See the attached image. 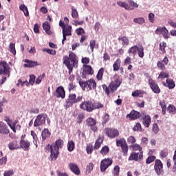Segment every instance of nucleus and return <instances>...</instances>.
I'll use <instances>...</instances> for the list:
<instances>
[{
    "label": "nucleus",
    "mask_w": 176,
    "mask_h": 176,
    "mask_svg": "<svg viewBox=\"0 0 176 176\" xmlns=\"http://www.w3.org/2000/svg\"><path fill=\"white\" fill-rule=\"evenodd\" d=\"M67 90L69 94L68 98L65 101L66 108H69L70 107H72L74 104H78V102H82V100H83V96H78L76 98V94H72V91H75V90H76V83H75V82H69L68 83Z\"/></svg>",
    "instance_id": "nucleus-1"
},
{
    "label": "nucleus",
    "mask_w": 176,
    "mask_h": 176,
    "mask_svg": "<svg viewBox=\"0 0 176 176\" xmlns=\"http://www.w3.org/2000/svg\"><path fill=\"white\" fill-rule=\"evenodd\" d=\"M64 146V140L61 139H58L56 140L54 143L52 144H48L45 147V152H50V158L52 161L57 160V157H58V155L60 152V149H61Z\"/></svg>",
    "instance_id": "nucleus-2"
},
{
    "label": "nucleus",
    "mask_w": 176,
    "mask_h": 176,
    "mask_svg": "<svg viewBox=\"0 0 176 176\" xmlns=\"http://www.w3.org/2000/svg\"><path fill=\"white\" fill-rule=\"evenodd\" d=\"M63 64L69 69L68 74L71 75L72 71L74 70V67H78V59L76 58V54L73 52H69L68 56H64L63 58Z\"/></svg>",
    "instance_id": "nucleus-3"
},
{
    "label": "nucleus",
    "mask_w": 176,
    "mask_h": 176,
    "mask_svg": "<svg viewBox=\"0 0 176 176\" xmlns=\"http://www.w3.org/2000/svg\"><path fill=\"white\" fill-rule=\"evenodd\" d=\"M119 86H120V81L119 80H115L114 81L111 82L109 86H107L105 84L102 85L104 93L108 97H109L111 93H115V91L118 90Z\"/></svg>",
    "instance_id": "nucleus-4"
},
{
    "label": "nucleus",
    "mask_w": 176,
    "mask_h": 176,
    "mask_svg": "<svg viewBox=\"0 0 176 176\" xmlns=\"http://www.w3.org/2000/svg\"><path fill=\"white\" fill-rule=\"evenodd\" d=\"M78 83L84 91L86 89L87 91H91V90H96L97 89V83L94 78H91L87 81H79Z\"/></svg>",
    "instance_id": "nucleus-5"
},
{
    "label": "nucleus",
    "mask_w": 176,
    "mask_h": 176,
    "mask_svg": "<svg viewBox=\"0 0 176 176\" xmlns=\"http://www.w3.org/2000/svg\"><path fill=\"white\" fill-rule=\"evenodd\" d=\"M104 134H105L106 137L110 138L111 140H113L116 138V137H119L120 133L117 129L115 128H105L103 131Z\"/></svg>",
    "instance_id": "nucleus-6"
},
{
    "label": "nucleus",
    "mask_w": 176,
    "mask_h": 176,
    "mask_svg": "<svg viewBox=\"0 0 176 176\" xmlns=\"http://www.w3.org/2000/svg\"><path fill=\"white\" fill-rule=\"evenodd\" d=\"M128 3L129 4L126 2L118 1L117 5L121 8H124L126 10H134L135 8H138V3L133 0H128Z\"/></svg>",
    "instance_id": "nucleus-7"
},
{
    "label": "nucleus",
    "mask_w": 176,
    "mask_h": 176,
    "mask_svg": "<svg viewBox=\"0 0 176 176\" xmlns=\"http://www.w3.org/2000/svg\"><path fill=\"white\" fill-rule=\"evenodd\" d=\"M0 75H7L10 78V67L5 60L0 61Z\"/></svg>",
    "instance_id": "nucleus-8"
},
{
    "label": "nucleus",
    "mask_w": 176,
    "mask_h": 176,
    "mask_svg": "<svg viewBox=\"0 0 176 176\" xmlns=\"http://www.w3.org/2000/svg\"><path fill=\"white\" fill-rule=\"evenodd\" d=\"M112 163H113V160L112 158H105L100 162V171L101 173H105L107 171V168L109 167V166H112Z\"/></svg>",
    "instance_id": "nucleus-9"
},
{
    "label": "nucleus",
    "mask_w": 176,
    "mask_h": 176,
    "mask_svg": "<svg viewBox=\"0 0 176 176\" xmlns=\"http://www.w3.org/2000/svg\"><path fill=\"white\" fill-rule=\"evenodd\" d=\"M148 85L150 88L151 89L152 91L155 93V94H159L162 91L160 87H159V85H157V82L156 80L149 78L148 79Z\"/></svg>",
    "instance_id": "nucleus-10"
},
{
    "label": "nucleus",
    "mask_w": 176,
    "mask_h": 176,
    "mask_svg": "<svg viewBox=\"0 0 176 176\" xmlns=\"http://www.w3.org/2000/svg\"><path fill=\"white\" fill-rule=\"evenodd\" d=\"M80 109L87 112H93V102L90 100H85L80 104Z\"/></svg>",
    "instance_id": "nucleus-11"
},
{
    "label": "nucleus",
    "mask_w": 176,
    "mask_h": 176,
    "mask_svg": "<svg viewBox=\"0 0 176 176\" xmlns=\"http://www.w3.org/2000/svg\"><path fill=\"white\" fill-rule=\"evenodd\" d=\"M53 96L56 98H62V100H64V98H65V90L64 89V87H58L54 92Z\"/></svg>",
    "instance_id": "nucleus-12"
},
{
    "label": "nucleus",
    "mask_w": 176,
    "mask_h": 176,
    "mask_svg": "<svg viewBox=\"0 0 176 176\" xmlns=\"http://www.w3.org/2000/svg\"><path fill=\"white\" fill-rule=\"evenodd\" d=\"M155 34H156L157 35H160V34H162L164 39H168V38H170V35L168 34V30H167L166 26H164L162 28L158 27L155 31Z\"/></svg>",
    "instance_id": "nucleus-13"
},
{
    "label": "nucleus",
    "mask_w": 176,
    "mask_h": 176,
    "mask_svg": "<svg viewBox=\"0 0 176 176\" xmlns=\"http://www.w3.org/2000/svg\"><path fill=\"white\" fill-rule=\"evenodd\" d=\"M87 126L88 127H90L91 130L94 131V133H96L97 131V121L94 120V118L89 117L86 120Z\"/></svg>",
    "instance_id": "nucleus-14"
},
{
    "label": "nucleus",
    "mask_w": 176,
    "mask_h": 176,
    "mask_svg": "<svg viewBox=\"0 0 176 176\" xmlns=\"http://www.w3.org/2000/svg\"><path fill=\"white\" fill-rule=\"evenodd\" d=\"M154 170L156 174L158 175H161V174L163 173V163L160 160H155Z\"/></svg>",
    "instance_id": "nucleus-15"
},
{
    "label": "nucleus",
    "mask_w": 176,
    "mask_h": 176,
    "mask_svg": "<svg viewBox=\"0 0 176 176\" xmlns=\"http://www.w3.org/2000/svg\"><path fill=\"white\" fill-rule=\"evenodd\" d=\"M43 116V114H40L36 116L34 122V127H38V126H42V124H45L46 123V118Z\"/></svg>",
    "instance_id": "nucleus-16"
},
{
    "label": "nucleus",
    "mask_w": 176,
    "mask_h": 176,
    "mask_svg": "<svg viewBox=\"0 0 176 176\" xmlns=\"http://www.w3.org/2000/svg\"><path fill=\"white\" fill-rule=\"evenodd\" d=\"M144 158V152L136 153L132 152L131 153L130 157H129V160H135V162H138L139 160H142Z\"/></svg>",
    "instance_id": "nucleus-17"
},
{
    "label": "nucleus",
    "mask_w": 176,
    "mask_h": 176,
    "mask_svg": "<svg viewBox=\"0 0 176 176\" xmlns=\"http://www.w3.org/2000/svg\"><path fill=\"white\" fill-rule=\"evenodd\" d=\"M10 133V129H9V126L5 122L0 121V134L8 135Z\"/></svg>",
    "instance_id": "nucleus-18"
},
{
    "label": "nucleus",
    "mask_w": 176,
    "mask_h": 176,
    "mask_svg": "<svg viewBox=\"0 0 176 176\" xmlns=\"http://www.w3.org/2000/svg\"><path fill=\"white\" fill-rule=\"evenodd\" d=\"M68 166L73 174L75 175H80V169L79 168V166H78V164L75 163H69Z\"/></svg>",
    "instance_id": "nucleus-19"
},
{
    "label": "nucleus",
    "mask_w": 176,
    "mask_h": 176,
    "mask_svg": "<svg viewBox=\"0 0 176 176\" xmlns=\"http://www.w3.org/2000/svg\"><path fill=\"white\" fill-rule=\"evenodd\" d=\"M167 64H168V58L165 56L162 60L157 63V67L159 69H161V71H166V65H167Z\"/></svg>",
    "instance_id": "nucleus-20"
},
{
    "label": "nucleus",
    "mask_w": 176,
    "mask_h": 176,
    "mask_svg": "<svg viewBox=\"0 0 176 176\" xmlns=\"http://www.w3.org/2000/svg\"><path fill=\"white\" fill-rule=\"evenodd\" d=\"M141 116V113L135 110H132L130 113L126 115V118H129V120H136V119H140Z\"/></svg>",
    "instance_id": "nucleus-21"
},
{
    "label": "nucleus",
    "mask_w": 176,
    "mask_h": 176,
    "mask_svg": "<svg viewBox=\"0 0 176 176\" xmlns=\"http://www.w3.org/2000/svg\"><path fill=\"white\" fill-rule=\"evenodd\" d=\"M104 135H99L98 137V139L96 140L94 146V151H97V149H100L102 144L104 142Z\"/></svg>",
    "instance_id": "nucleus-22"
},
{
    "label": "nucleus",
    "mask_w": 176,
    "mask_h": 176,
    "mask_svg": "<svg viewBox=\"0 0 176 176\" xmlns=\"http://www.w3.org/2000/svg\"><path fill=\"white\" fill-rule=\"evenodd\" d=\"M24 62L26 63L25 64L23 65V67L25 68H34V67H36L39 65L38 62L34 61V60H30L28 59H25Z\"/></svg>",
    "instance_id": "nucleus-23"
},
{
    "label": "nucleus",
    "mask_w": 176,
    "mask_h": 176,
    "mask_svg": "<svg viewBox=\"0 0 176 176\" xmlns=\"http://www.w3.org/2000/svg\"><path fill=\"white\" fill-rule=\"evenodd\" d=\"M30 143L28 140H21L19 148H22L23 151H30Z\"/></svg>",
    "instance_id": "nucleus-24"
},
{
    "label": "nucleus",
    "mask_w": 176,
    "mask_h": 176,
    "mask_svg": "<svg viewBox=\"0 0 176 176\" xmlns=\"http://www.w3.org/2000/svg\"><path fill=\"white\" fill-rule=\"evenodd\" d=\"M151 123H152V118H151V116L146 115L143 117L142 124L144 127H149L151 126Z\"/></svg>",
    "instance_id": "nucleus-25"
},
{
    "label": "nucleus",
    "mask_w": 176,
    "mask_h": 176,
    "mask_svg": "<svg viewBox=\"0 0 176 176\" xmlns=\"http://www.w3.org/2000/svg\"><path fill=\"white\" fill-rule=\"evenodd\" d=\"M8 148L10 151H14V149H20V144L17 140H14L8 144Z\"/></svg>",
    "instance_id": "nucleus-26"
},
{
    "label": "nucleus",
    "mask_w": 176,
    "mask_h": 176,
    "mask_svg": "<svg viewBox=\"0 0 176 176\" xmlns=\"http://www.w3.org/2000/svg\"><path fill=\"white\" fill-rule=\"evenodd\" d=\"M83 72L86 75H93L94 74V70L89 65H83Z\"/></svg>",
    "instance_id": "nucleus-27"
},
{
    "label": "nucleus",
    "mask_w": 176,
    "mask_h": 176,
    "mask_svg": "<svg viewBox=\"0 0 176 176\" xmlns=\"http://www.w3.org/2000/svg\"><path fill=\"white\" fill-rule=\"evenodd\" d=\"M163 85L168 87L169 89H174V87H175V82H174V80L171 78H167L166 84V82H163Z\"/></svg>",
    "instance_id": "nucleus-28"
},
{
    "label": "nucleus",
    "mask_w": 176,
    "mask_h": 176,
    "mask_svg": "<svg viewBox=\"0 0 176 176\" xmlns=\"http://www.w3.org/2000/svg\"><path fill=\"white\" fill-rule=\"evenodd\" d=\"M17 123H19V121L14 120L12 122H10L8 124L10 129H11L14 133H16V129H17V127H19V129H21V126L17 124Z\"/></svg>",
    "instance_id": "nucleus-29"
},
{
    "label": "nucleus",
    "mask_w": 176,
    "mask_h": 176,
    "mask_svg": "<svg viewBox=\"0 0 176 176\" xmlns=\"http://www.w3.org/2000/svg\"><path fill=\"white\" fill-rule=\"evenodd\" d=\"M50 135H52V133H50L48 129H44L42 131L41 137H42L43 141L46 140V139L49 138Z\"/></svg>",
    "instance_id": "nucleus-30"
},
{
    "label": "nucleus",
    "mask_w": 176,
    "mask_h": 176,
    "mask_svg": "<svg viewBox=\"0 0 176 176\" xmlns=\"http://www.w3.org/2000/svg\"><path fill=\"white\" fill-rule=\"evenodd\" d=\"M63 34L67 36H71L72 35V26L68 25L67 27L62 29Z\"/></svg>",
    "instance_id": "nucleus-31"
},
{
    "label": "nucleus",
    "mask_w": 176,
    "mask_h": 176,
    "mask_svg": "<svg viewBox=\"0 0 176 176\" xmlns=\"http://www.w3.org/2000/svg\"><path fill=\"white\" fill-rule=\"evenodd\" d=\"M43 28L47 35H52V32L50 31V23H49V22H44L43 23Z\"/></svg>",
    "instance_id": "nucleus-32"
},
{
    "label": "nucleus",
    "mask_w": 176,
    "mask_h": 176,
    "mask_svg": "<svg viewBox=\"0 0 176 176\" xmlns=\"http://www.w3.org/2000/svg\"><path fill=\"white\" fill-rule=\"evenodd\" d=\"M121 63H122V60H120V58H118L113 64V71L115 72L119 71V69H120Z\"/></svg>",
    "instance_id": "nucleus-33"
},
{
    "label": "nucleus",
    "mask_w": 176,
    "mask_h": 176,
    "mask_svg": "<svg viewBox=\"0 0 176 176\" xmlns=\"http://www.w3.org/2000/svg\"><path fill=\"white\" fill-rule=\"evenodd\" d=\"M19 9L23 12L25 17H28V16H30V12H28V8H27V6L21 4L19 6Z\"/></svg>",
    "instance_id": "nucleus-34"
},
{
    "label": "nucleus",
    "mask_w": 176,
    "mask_h": 176,
    "mask_svg": "<svg viewBox=\"0 0 176 176\" xmlns=\"http://www.w3.org/2000/svg\"><path fill=\"white\" fill-rule=\"evenodd\" d=\"M118 41H121L122 46H129V38L126 36L119 37Z\"/></svg>",
    "instance_id": "nucleus-35"
},
{
    "label": "nucleus",
    "mask_w": 176,
    "mask_h": 176,
    "mask_svg": "<svg viewBox=\"0 0 176 176\" xmlns=\"http://www.w3.org/2000/svg\"><path fill=\"white\" fill-rule=\"evenodd\" d=\"M167 111L170 115L176 114V107L174 106V104H169L167 107Z\"/></svg>",
    "instance_id": "nucleus-36"
},
{
    "label": "nucleus",
    "mask_w": 176,
    "mask_h": 176,
    "mask_svg": "<svg viewBox=\"0 0 176 176\" xmlns=\"http://www.w3.org/2000/svg\"><path fill=\"white\" fill-rule=\"evenodd\" d=\"M159 104L162 109V115H166V112L167 111V106L166 105V101L161 100L160 101Z\"/></svg>",
    "instance_id": "nucleus-37"
},
{
    "label": "nucleus",
    "mask_w": 176,
    "mask_h": 176,
    "mask_svg": "<svg viewBox=\"0 0 176 176\" xmlns=\"http://www.w3.org/2000/svg\"><path fill=\"white\" fill-rule=\"evenodd\" d=\"M138 50V46L134 45L129 49L128 53L130 55L132 54V56H135V54H137Z\"/></svg>",
    "instance_id": "nucleus-38"
},
{
    "label": "nucleus",
    "mask_w": 176,
    "mask_h": 176,
    "mask_svg": "<svg viewBox=\"0 0 176 176\" xmlns=\"http://www.w3.org/2000/svg\"><path fill=\"white\" fill-rule=\"evenodd\" d=\"M100 108H104V104L100 102H93L92 111L96 109H100Z\"/></svg>",
    "instance_id": "nucleus-39"
},
{
    "label": "nucleus",
    "mask_w": 176,
    "mask_h": 176,
    "mask_svg": "<svg viewBox=\"0 0 176 176\" xmlns=\"http://www.w3.org/2000/svg\"><path fill=\"white\" fill-rule=\"evenodd\" d=\"M145 94V92L142 90H135L132 93V97H142V95Z\"/></svg>",
    "instance_id": "nucleus-40"
},
{
    "label": "nucleus",
    "mask_w": 176,
    "mask_h": 176,
    "mask_svg": "<svg viewBox=\"0 0 176 176\" xmlns=\"http://www.w3.org/2000/svg\"><path fill=\"white\" fill-rule=\"evenodd\" d=\"M104 67L100 68L96 75V79L98 80H102V76H104Z\"/></svg>",
    "instance_id": "nucleus-41"
},
{
    "label": "nucleus",
    "mask_w": 176,
    "mask_h": 176,
    "mask_svg": "<svg viewBox=\"0 0 176 176\" xmlns=\"http://www.w3.org/2000/svg\"><path fill=\"white\" fill-rule=\"evenodd\" d=\"M138 54L140 58H144V56H145V53L144 52V47L142 45H140V47H138Z\"/></svg>",
    "instance_id": "nucleus-42"
},
{
    "label": "nucleus",
    "mask_w": 176,
    "mask_h": 176,
    "mask_svg": "<svg viewBox=\"0 0 176 176\" xmlns=\"http://www.w3.org/2000/svg\"><path fill=\"white\" fill-rule=\"evenodd\" d=\"M72 17L76 20V19H79V13L78 12V10L74 7H72Z\"/></svg>",
    "instance_id": "nucleus-43"
},
{
    "label": "nucleus",
    "mask_w": 176,
    "mask_h": 176,
    "mask_svg": "<svg viewBox=\"0 0 176 176\" xmlns=\"http://www.w3.org/2000/svg\"><path fill=\"white\" fill-rule=\"evenodd\" d=\"M100 153L102 156H107V155L109 153V147H108V146H102Z\"/></svg>",
    "instance_id": "nucleus-44"
},
{
    "label": "nucleus",
    "mask_w": 176,
    "mask_h": 176,
    "mask_svg": "<svg viewBox=\"0 0 176 176\" xmlns=\"http://www.w3.org/2000/svg\"><path fill=\"white\" fill-rule=\"evenodd\" d=\"M74 149H75V142L72 140H69L67 142V151H69V152H72Z\"/></svg>",
    "instance_id": "nucleus-45"
},
{
    "label": "nucleus",
    "mask_w": 176,
    "mask_h": 176,
    "mask_svg": "<svg viewBox=\"0 0 176 176\" xmlns=\"http://www.w3.org/2000/svg\"><path fill=\"white\" fill-rule=\"evenodd\" d=\"M166 47H167V43L163 41L160 43V50L162 54H166Z\"/></svg>",
    "instance_id": "nucleus-46"
},
{
    "label": "nucleus",
    "mask_w": 176,
    "mask_h": 176,
    "mask_svg": "<svg viewBox=\"0 0 176 176\" xmlns=\"http://www.w3.org/2000/svg\"><path fill=\"white\" fill-rule=\"evenodd\" d=\"M133 23H135V24H140V25H142V24L145 23V19L142 17L135 18L133 19Z\"/></svg>",
    "instance_id": "nucleus-47"
},
{
    "label": "nucleus",
    "mask_w": 176,
    "mask_h": 176,
    "mask_svg": "<svg viewBox=\"0 0 176 176\" xmlns=\"http://www.w3.org/2000/svg\"><path fill=\"white\" fill-rule=\"evenodd\" d=\"M43 52H45V53H47L48 54H50L51 56H56V50H50L49 48H43Z\"/></svg>",
    "instance_id": "nucleus-48"
},
{
    "label": "nucleus",
    "mask_w": 176,
    "mask_h": 176,
    "mask_svg": "<svg viewBox=\"0 0 176 176\" xmlns=\"http://www.w3.org/2000/svg\"><path fill=\"white\" fill-rule=\"evenodd\" d=\"M160 156L162 158L167 157V156H168V150L167 148H164L160 151Z\"/></svg>",
    "instance_id": "nucleus-49"
},
{
    "label": "nucleus",
    "mask_w": 176,
    "mask_h": 176,
    "mask_svg": "<svg viewBox=\"0 0 176 176\" xmlns=\"http://www.w3.org/2000/svg\"><path fill=\"white\" fill-rule=\"evenodd\" d=\"M86 151L88 155H91V153H93V151H94V147H93V145L88 144L86 146Z\"/></svg>",
    "instance_id": "nucleus-50"
},
{
    "label": "nucleus",
    "mask_w": 176,
    "mask_h": 176,
    "mask_svg": "<svg viewBox=\"0 0 176 176\" xmlns=\"http://www.w3.org/2000/svg\"><path fill=\"white\" fill-rule=\"evenodd\" d=\"M154 160H156V156L150 155L146 160V164H151V163H153Z\"/></svg>",
    "instance_id": "nucleus-51"
},
{
    "label": "nucleus",
    "mask_w": 176,
    "mask_h": 176,
    "mask_svg": "<svg viewBox=\"0 0 176 176\" xmlns=\"http://www.w3.org/2000/svg\"><path fill=\"white\" fill-rule=\"evenodd\" d=\"M9 51L10 52V53L14 54V56H15V54H16V47L14 45V43H10V45H9Z\"/></svg>",
    "instance_id": "nucleus-52"
},
{
    "label": "nucleus",
    "mask_w": 176,
    "mask_h": 176,
    "mask_svg": "<svg viewBox=\"0 0 176 176\" xmlns=\"http://www.w3.org/2000/svg\"><path fill=\"white\" fill-rule=\"evenodd\" d=\"M121 148L124 153V156H127L129 153V146L127 145V143H125L124 146H121Z\"/></svg>",
    "instance_id": "nucleus-53"
},
{
    "label": "nucleus",
    "mask_w": 176,
    "mask_h": 176,
    "mask_svg": "<svg viewBox=\"0 0 176 176\" xmlns=\"http://www.w3.org/2000/svg\"><path fill=\"white\" fill-rule=\"evenodd\" d=\"M124 144H127V142H126V140H124V138H122L116 141V146H123L124 145Z\"/></svg>",
    "instance_id": "nucleus-54"
},
{
    "label": "nucleus",
    "mask_w": 176,
    "mask_h": 176,
    "mask_svg": "<svg viewBox=\"0 0 176 176\" xmlns=\"http://www.w3.org/2000/svg\"><path fill=\"white\" fill-rule=\"evenodd\" d=\"M119 173H120V167H119V166H115L112 174L115 176H119Z\"/></svg>",
    "instance_id": "nucleus-55"
},
{
    "label": "nucleus",
    "mask_w": 176,
    "mask_h": 176,
    "mask_svg": "<svg viewBox=\"0 0 176 176\" xmlns=\"http://www.w3.org/2000/svg\"><path fill=\"white\" fill-rule=\"evenodd\" d=\"M170 74H168V73L161 72L158 76V79H164L166 78H168Z\"/></svg>",
    "instance_id": "nucleus-56"
},
{
    "label": "nucleus",
    "mask_w": 176,
    "mask_h": 176,
    "mask_svg": "<svg viewBox=\"0 0 176 176\" xmlns=\"http://www.w3.org/2000/svg\"><path fill=\"white\" fill-rule=\"evenodd\" d=\"M45 73H43L42 75H40L35 80L36 85H40L41 82H42V80L45 78Z\"/></svg>",
    "instance_id": "nucleus-57"
},
{
    "label": "nucleus",
    "mask_w": 176,
    "mask_h": 176,
    "mask_svg": "<svg viewBox=\"0 0 176 176\" xmlns=\"http://www.w3.org/2000/svg\"><path fill=\"white\" fill-rule=\"evenodd\" d=\"M133 151H139V153H141L142 151V147L140 144H135L132 146Z\"/></svg>",
    "instance_id": "nucleus-58"
},
{
    "label": "nucleus",
    "mask_w": 176,
    "mask_h": 176,
    "mask_svg": "<svg viewBox=\"0 0 176 176\" xmlns=\"http://www.w3.org/2000/svg\"><path fill=\"white\" fill-rule=\"evenodd\" d=\"M133 131H141L142 127L141 126V123L137 122L133 128Z\"/></svg>",
    "instance_id": "nucleus-59"
},
{
    "label": "nucleus",
    "mask_w": 176,
    "mask_h": 176,
    "mask_svg": "<svg viewBox=\"0 0 176 176\" xmlns=\"http://www.w3.org/2000/svg\"><path fill=\"white\" fill-rule=\"evenodd\" d=\"M136 141L137 140H135V138L133 135H131L127 138L128 144H135Z\"/></svg>",
    "instance_id": "nucleus-60"
},
{
    "label": "nucleus",
    "mask_w": 176,
    "mask_h": 176,
    "mask_svg": "<svg viewBox=\"0 0 176 176\" xmlns=\"http://www.w3.org/2000/svg\"><path fill=\"white\" fill-rule=\"evenodd\" d=\"M85 118V115L83 114H79L77 117V122L78 124H80L83 121V119Z\"/></svg>",
    "instance_id": "nucleus-61"
},
{
    "label": "nucleus",
    "mask_w": 176,
    "mask_h": 176,
    "mask_svg": "<svg viewBox=\"0 0 176 176\" xmlns=\"http://www.w3.org/2000/svg\"><path fill=\"white\" fill-rule=\"evenodd\" d=\"M152 130L155 134H157L159 133V125L157 123L153 124Z\"/></svg>",
    "instance_id": "nucleus-62"
},
{
    "label": "nucleus",
    "mask_w": 176,
    "mask_h": 176,
    "mask_svg": "<svg viewBox=\"0 0 176 176\" xmlns=\"http://www.w3.org/2000/svg\"><path fill=\"white\" fill-rule=\"evenodd\" d=\"M89 46H90V49H91V52H94V47H96V41L91 40L89 41Z\"/></svg>",
    "instance_id": "nucleus-63"
},
{
    "label": "nucleus",
    "mask_w": 176,
    "mask_h": 176,
    "mask_svg": "<svg viewBox=\"0 0 176 176\" xmlns=\"http://www.w3.org/2000/svg\"><path fill=\"white\" fill-rule=\"evenodd\" d=\"M29 82L30 85H32V86L34 85V83H35V75L31 74L30 76Z\"/></svg>",
    "instance_id": "nucleus-64"
}]
</instances>
